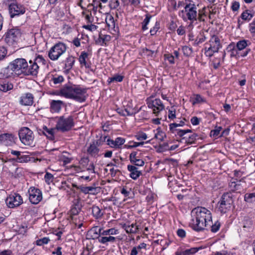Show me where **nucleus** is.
<instances>
[{
    "label": "nucleus",
    "instance_id": "nucleus-31",
    "mask_svg": "<svg viewBox=\"0 0 255 255\" xmlns=\"http://www.w3.org/2000/svg\"><path fill=\"white\" fill-rule=\"evenodd\" d=\"M123 228L127 233L136 234L139 230L138 226L136 224H131V225L125 224Z\"/></svg>",
    "mask_w": 255,
    "mask_h": 255
},
{
    "label": "nucleus",
    "instance_id": "nucleus-60",
    "mask_svg": "<svg viewBox=\"0 0 255 255\" xmlns=\"http://www.w3.org/2000/svg\"><path fill=\"white\" fill-rule=\"evenodd\" d=\"M165 59L168 61L170 64H174V56L171 54H165Z\"/></svg>",
    "mask_w": 255,
    "mask_h": 255
},
{
    "label": "nucleus",
    "instance_id": "nucleus-20",
    "mask_svg": "<svg viewBox=\"0 0 255 255\" xmlns=\"http://www.w3.org/2000/svg\"><path fill=\"white\" fill-rule=\"evenodd\" d=\"M140 153H138L136 151H133L129 154L130 161L135 166H142L144 164V161L140 158Z\"/></svg>",
    "mask_w": 255,
    "mask_h": 255
},
{
    "label": "nucleus",
    "instance_id": "nucleus-26",
    "mask_svg": "<svg viewBox=\"0 0 255 255\" xmlns=\"http://www.w3.org/2000/svg\"><path fill=\"white\" fill-rule=\"evenodd\" d=\"M103 229L98 227H94L89 231V239H98L99 242V238L102 237Z\"/></svg>",
    "mask_w": 255,
    "mask_h": 255
},
{
    "label": "nucleus",
    "instance_id": "nucleus-15",
    "mask_svg": "<svg viewBox=\"0 0 255 255\" xmlns=\"http://www.w3.org/2000/svg\"><path fill=\"white\" fill-rule=\"evenodd\" d=\"M86 89L80 87H74L73 99L79 102H83L86 99Z\"/></svg>",
    "mask_w": 255,
    "mask_h": 255
},
{
    "label": "nucleus",
    "instance_id": "nucleus-24",
    "mask_svg": "<svg viewBox=\"0 0 255 255\" xmlns=\"http://www.w3.org/2000/svg\"><path fill=\"white\" fill-rule=\"evenodd\" d=\"M79 189H80L82 193L85 194H89L95 195L100 192L101 187L84 186L81 185L79 186Z\"/></svg>",
    "mask_w": 255,
    "mask_h": 255
},
{
    "label": "nucleus",
    "instance_id": "nucleus-28",
    "mask_svg": "<svg viewBox=\"0 0 255 255\" xmlns=\"http://www.w3.org/2000/svg\"><path fill=\"white\" fill-rule=\"evenodd\" d=\"M75 62V57L72 55H69L64 61L65 64L64 67V71L68 73L72 69L74 64Z\"/></svg>",
    "mask_w": 255,
    "mask_h": 255
},
{
    "label": "nucleus",
    "instance_id": "nucleus-57",
    "mask_svg": "<svg viewBox=\"0 0 255 255\" xmlns=\"http://www.w3.org/2000/svg\"><path fill=\"white\" fill-rule=\"evenodd\" d=\"M95 166L93 163H91L89 167L87 168V171L88 172L89 175H92L95 173Z\"/></svg>",
    "mask_w": 255,
    "mask_h": 255
},
{
    "label": "nucleus",
    "instance_id": "nucleus-7",
    "mask_svg": "<svg viewBox=\"0 0 255 255\" xmlns=\"http://www.w3.org/2000/svg\"><path fill=\"white\" fill-rule=\"evenodd\" d=\"M18 136L21 142L25 145H34V135L33 131L29 128L23 127L18 131Z\"/></svg>",
    "mask_w": 255,
    "mask_h": 255
},
{
    "label": "nucleus",
    "instance_id": "nucleus-56",
    "mask_svg": "<svg viewBox=\"0 0 255 255\" xmlns=\"http://www.w3.org/2000/svg\"><path fill=\"white\" fill-rule=\"evenodd\" d=\"M125 109V112L126 113L127 116H132L138 112V110H136L134 109L128 108H124Z\"/></svg>",
    "mask_w": 255,
    "mask_h": 255
},
{
    "label": "nucleus",
    "instance_id": "nucleus-36",
    "mask_svg": "<svg viewBox=\"0 0 255 255\" xmlns=\"http://www.w3.org/2000/svg\"><path fill=\"white\" fill-rule=\"evenodd\" d=\"M106 22L109 29H114L115 27V21L114 17L111 15H108L106 18Z\"/></svg>",
    "mask_w": 255,
    "mask_h": 255
},
{
    "label": "nucleus",
    "instance_id": "nucleus-5",
    "mask_svg": "<svg viewBox=\"0 0 255 255\" xmlns=\"http://www.w3.org/2000/svg\"><path fill=\"white\" fill-rule=\"evenodd\" d=\"M234 200L231 193H224L217 204L218 211L221 214H225L230 210Z\"/></svg>",
    "mask_w": 255,
    "mask_h": 255
},
{
    "label": "nucleus",
    "instance_id": "nucleus-3",
    "mask_svg": "<svg viewBox=\"0 0 255 255\" xmlns=\"http://www.w3.org/2000/svg\"><path fill=\"white\" fill-rule=\"evenodd\" d=\"M27 66V61L23 58H17L10 62L9 65L3 70L5 78H9L15 75H19L20 72L24 74V71Z\"/></svg>",
    "mask_w": 255,
    "mask_h": 255
},
{
    "label": "nucleus",
    "instance_id": "nucleus-13",
    "mask_svg": "<svg viewBox=\"0 0 255 255\" xmlns=\"http://www.w3.org/2000/svg\"><path fill=\"white\" fill-rule=\"evenodd\" d=\"M29 199L33 204L39 203L42 199L41 191L34 187H31L28 190Z\"/></svg>",
    "mask_w": 255,
    "mask_h": 255
},
{
    "label": "nucleus",
    "instance_id": "nucleus-14",
    "mask_svg": "<svg viewBox=\"0 0 255 255\" xmlns=\"http://www.w3.org/2000/svg\"><path fill=\"white\" fill-rule=\"evenodd\" d=\"M9 11L11 17L23 14L25 12V7L18 3H12L9 5Z\"/></svg>",
    "mask_w": 255,
    "mask_h": 255
},
{
    "label": "nucleus",
    "instance_id": "nucleus-41",
    "mask_svg": "<svg viewBox=\"0 0 255 255\" xmlns=\"http://www.w3.org/2000/svg\"><path fill=\"white\" fill-rule=\"evenodd\" d=\"M198 137V135L195 133H193L189 135L187 139L185 140V143L188 144L194 143Z\"/></svg>",
    "mask_w": 255,
    "mask_h": 255
},
{
    "label": "nucleus",
    "instance_id": "nucleus-4",
    "mask_svg": "<svg viewBox=\"0 0 255 255\" xmlns=\"http://www.w3.org/2000/svg\"><path fill=\"white\" fill-rule=\"evenodd\" d=\"M74 116L63 115L57 117L56 128L62 132L70 130L74 126Z\"/></svg>",
    "mask_w": 255,
    "mask_h": 255
},
{
    "label": "nucleus",
    "instance_id": "nucleus-10",
    "mask_svg": "<svg viewBox=\"0 0 255 255\" xmlns=\"http://www.w3.org/2000/svg\"><path fill=\"white\" fill-rule=\"evenodd\" d=\"M21 33L18 29H10L7 30L3 36L4 41L9 46H14L17 44Z\"/></svg>",
    "mask_w": 255,
    "mask_h": 255
},
{
    "label": "nucleus",
    "instance_id": "nucleus-23",
    "mask_svg": "<svg viewBox=\"0 0 255 255\" xmlns=\"http://www.w3.org/2000/svg\"><path fill=\"white\" fill-rule=\"evenodd\" d=\"M55 129L48 128L46 126H43L42 128H38L37 131L40 135H44L50 140L54 139V133Z\"/></svg>",
    "mask_w": 255,
    "mask_h": 255
},
{
    "label": "nucleus",
    "instance_id": "nucleus-1",
    "mask_svg": "<svg viewBox=\"0 0 255 255\" xmlns=\"http://www.w3.org/2000/svg\"><path fill=\"white\" fill-rule=\"evenodd\" d=\"M191 216L190 226L196 231H203L207 225L211 226V213L204 207H197L193 209L191 211Z\"/></svg>",
    "mask_w": 255,
    "mask_h": 255
},
{
    "label": "nucleus",
    "instance_id": "nucleus-18",
    "mask_svg": "<svg viewBox=\"0 0 255 255\" xmlns=\"http://www.w3.org/2000/svg\"><path fill=\"white\" fill-rule=\"evenodd\" d=\"M99 140L93 141L87 149V153L94 157H97L99 155L100 149L98 147L100 143Z\"/></svg>",
    "mask_w": 255,
    "mask_h": 255
},
{
    "label": "nucleus",
    "instance_id": "nucleus-63",
    "mask_svg": "<svg viewBox=\"0 0 255 255\" xmlns=\"http://www.w3.org/2000/svg\"><path fill=\"white\" fill-rule=\"evenodd\" d=\"M240 7V4L239 2L234 1L231 6V8L233 11H238Z\"/></svg>",
    "mask_w": 255,
    "mask_h": 255
},
{
    "label": "nucleus",
    "instance_id": "nucleus-35",
    "mask_svg": "<svg viewBox=\"0 0 255 255\" xmlns=\"http://www.w3.org/2000/svg\"><path fill=\"white\" fill-rule=\"evenodd\" d=\"M92 212L96 219H99L102 217L103 213L101 209L97 206L94 205L92 208Z\"/></svg>",
    "mask_w": 255,
    "mask_h": 255
},
{
    "label": "nucleus",
    "instance_id": "nucleus-48",
    "mask_svg": "<svg viewBox=\"0 0 255 255\" xmlns=\"http://www.w3.org/2000/svg\"><path fill=\"white\" fill-rule=\"evenodd\" d=\"M49 241L50 240L48 238L44 237L42 239L37 240L36 241V244L37 246H41L45 244H47Z\"/></svg>",
    "mask_w": 255,
    "mask_h": 255
},
{
    "label": "nucleus",
    "instance_id": "nucleus-33",
    "mask_svg": "<svg viewBox=\"0 0 255 255\" xmlns=\"http://www.w3.org/2000/svg\"><path fill=\"white\" fill-rule=\"evenodd\" d=\"M88 53L86 52L85 51H82L81 53V55H80L79 58V61L80 62V64L82 66H84L86 68L89 67V65L87 63L86 61V59L88 58Z\"/></svg>",
    "mask_w": 255,
    "mask_h": 255
},
{
    "label": "nucleus",
    "instance_id": "nucleus-61",
    "mask_svg": "<svg viewBox=\"0 0 255 255\" xmlns=\"http://www.w3.org/2000/svg\"><path fill=\"white\" fill-rule=\"evenodd\" d=\"M83 27L85 28V29L90 30V31H93V30H96L97 28V26L92 24L91 23L90 25H85L83 26Z\"/></svg>",
    "mask_w": 255,
    "mask_h": 255
},
{
    "label": "nucleus",
    "instance_id": "nucleus-54",
    "mask_svg": "<svg viewBox=\"0 0 255 255\" xmlns=\"http://www.w3.org/2000/svg\"><path fill=\"white\" fill-rule=\"evenodd\" d=\"M7 51L6 48L3 46H0V60H3L6 56Z\"/></svg>",
    "mask_w": 255,
    "mask_h": 255
},
{
    "label": "nucleus",
    "instance_id": "nucleus-2",
    "mask_svg": "<svg viewBox=\"0 0 255 255\" xmlns=\"http://www.w3.org/2000/svg\"><path fill=\"white\" fill-rule=\"evenodd\" d=\"M197 6L191 0H186L184 9L181 11L182 19L186 21L189 20L191 23L198 20L200 22L205 21L206 17V7L197 9Z\"/></svg>",
    "mask_w": 255,
    "mask_h": 255
},
{
    "label": "nucleus",
    "instance_id": "nucleus-46",
    "mask_svg": "<svg viewBox=\"0 0 255 255\" xmlns=\"http://www.w3.org/2000/svg\"><path fill=\"white\" fill-rule=\"evenodd\" d=\"M182 50L184 56H189L192 53L193 50L191 47L184 46L182 48Z\"/></svg>",
    "mask_w": 255,
    "mask_h": 255
},
{
    "label": "nucleus",
    "instance_id": "nucleus-51",
    "mask_svg": "<svg viewBox=\"0 0 255 255\" xmlns=\"http://www.w3.org/2000/svg\"><path fill=\"white\" fill-rule=\"evenodd\" d=\"M129 143H132V144L125 145V147L126 148H128V149L132 148L133 147H136L139 146L140 145H142L144 144V142H134V141H130L129 142Z\"/></svg>",
    "mask_w": 255,
    "mask_h": 255
},
{
    "label": "nucleus",
    "instance_id": "nucleus-52",
    "mask_svg": "<svg viewBox=\"0 0 255 255\" xmlns=\"http://www.w3.org/2000/svg\"><path fill=\"white\" fill-rule=\"evenodd\" d=\"M165 137V133L160 130H158L157 132L155 134L154 136L155 138L160 140V141L164 140V137Z\"/></svg>",
    "mask_w": 255,
    "mask_h": 255
},
{
    "label": "nucleus",
    "instance_id": "nucleus-64",
    "mask_svg": "<svg viewBox=\"0 0 255 255\" xmlns=\"http://www.w3.org/2000/svg\"><path fill=\"white\" fill-rule=\"evenodd\" d=\"M200 119L197 117H193L191 119V123L193 126H197L199 124Z\"/></svg>",
    "mask_w": 255,
    "mask_h": 255
},
{
    "label": "nucleus",
    "instance_id": "nucleus-39",
    "mask_svg": "<svg viewBox=\"0 0 255 255\" xmlns=\"http://www.w3.org/2000/svg\"><path fill=\"white\" fill-rule=\"evenodd\" d=\"M119 234V231L115 228H111L102 231V235H110L114 236Z\"/></svg>",
    "mask_w": 255,
    "mask_h": 255
},
{
    "label": "nucleus",
    "instance_id": "nucleus-62",
    "mask_svg": "<svg viewBox=\"0 0 255 255\" xmlns=\"http://www.w3.org/2000/svg\"><path fill=\"white\" fill-rule=\"evenodd\" d=\"M135 137L138 140H145L147 138L146 134L144 132L139 133L138 134H136L135 135Z\"/></svg>",
    "mask_w": 255,
    "mask_h": 255
},
{
    "label": "nucleus",
    "instance_id": "nucleus-12",
    "mask_svg": "<svg viewBox=\"0 0 255 255\" xmlns=\"http://www.w3.org/2000/svg\"><path fill=\"white\" fill-rule=\"evenodd\" d=\"M7 206L10 208L19 206L23 203L22 197L18 193H12L10 194L5 200Z\"/></svg>",
    "mask_w": 255,
    "mask_h": 255
},
{
    "label": "nucleus",
    "instance_id": "nucleus-58",
    "mask_svg": "<svg viewBox=\"0 0 255 255\" xmlns=\"http://www.w3.org/2000/svg\"><path fill=\"white\" fill-rule=\"evenodd\" d=\"M64 78L62 76H58L52 78V81L55 84H60L62 82Z\"/></svg>",
    "mask_w": 255,
    "mask_h": 255
},
{
    "label": "nucleus",
    "instance_id": "nucleus-50",
    "mask_svg": "<svg viewBox=\"0 0 255 255\" xmlns=\"http://www.w3.org/2000/svg\"><path fill=\"white\" fill-rule=\"evenodd\" d=\"M222 128L221 127H216L215 129L212 130L210 132L211 136H213V137H217L219 136V133L222 130Z\"/></svg>",
    "mask_w": 255,
    "mask_h": 255
},
{
    "label": "nucleus",
    "instance_id": "nucleus-38",
    "mask_svg": "<svg viewBox=\"0 0 255 255\" xmlns=\"http://www.w3.org/2000/svg\"><path fill=\"white\" fill-rule=\"evenodd\" d=\"M206 39V37L205 36L204 32L202 31L200 32L199 34L197 37L196 39H195L194 45L197 46L199 44L203 43L205 41Z\"/></svg>",
    "mask_w": 255,
    "mask_h": 255
},
{
    "label": "nucleus",
    "instance_id": "nucleus-27",
    "mask_svg": "<svg viewBox=\"0 0 255 255\" xmlns=\"http://www.w3.org/2000/svg\"><path fill=\"white\" fill-rule=\"evenodd\" d=\"M73 89L72 86H65L60 90V94L66 98L72 99L73 97Z\"/></svg>",
    "mask_w": 255,
    "mask_h": 255
},
{
    "label": "nucleus",
    "instance_id": "nucleus-16",
    "mask_svg": "<svg viewBox=\"0 0 255 255\" xmlns=\"http://www.w3.org/2000/svg\"><path fill=\"white\" fill-rule=\"evenodd\" d=\"M39 66L36 64L32 60L29 61V63H27V66L24 71V74L26 76H32L36 77L37 76L39 71Z\"/></svg>",
    "mask_w": 255,
    "mask_h": 255
},
{
    "label": "nucleus",
    "instance_id": "nucleus-19",
    "mask_svg": "<svg viewBox=\"0 0 255 255\" xmlns=\"http://www.w3.org/2000/svg\"><path fill=\"white\" fill-rule=\"evenodd\" d=\"M65 104L61 100H51L50 103V110L52 113H59Z\"/></svg>",
    "mask_w": 255,
    "mask_h": 255
},
{
    "label": "nucleus",
    "instance_id": "nucleus-37",
    "mask_svg": "<svg viewBox=\"0 0 255 255\" xmlns=\"http://www.w3.org/2000/svg\"><path fill=\"white\" fill-rule=\"evenodd\" d=\"M82 15H84L87 23H92L94 20V17L92 15L91 11L89 9L84 10L82 12Z\"/></svg>",
    "mask_w": 255,
    "mask_h": 255
},
{
    "label": "nucleus",
    "instance_id": "nucleus-43",
    "mask_svg": "<svg viewBox=\"0 0 255 255\" xmlns=\"http://www.w3.org/2000/svg\"><path fill=\"white\" fill-rule=\"evenodd\" d=\"M253 16V14L248 10L244 11L241 15L242 19L247 21L251 20Z\"/></svg>",
    "mask_w": 255,
    "mask_h": 255
},
{
    "label": "nucleus",
    "instance_id": "nucleus-59",
    "mask_svg": "<svg viewBox=\"0 0 255 255\" xmlns=\"http://www.w3.org/2000/svg\"><path fill=\"white\" fill-rule=\"evenodd\" d=\"M159 23L158 22H156L155 26L153 28H152L150 30V33L151 35H155L156 33L158 30L159 29Z\"/></svg>",
    "mask_w": 255,
    "mask_h": 255
},
{
    "label": "nucleus",
    "instance_id": "nucleus-47",
    "mask_svg": "<svg viewBox=\"0 0 255 255\" xmlns=\"http://www.w3.org/2000/svg\"><path fill=\"white\" fill-rule=\"evenodd\" d=\"M12 85L11 84H8L7 83H3L0 84V90L3 92H7L9 90L11 89Z\"/></svg>",
    "mask_w": 255,
    "mask_h": 255
},
{
    "label": "nucleus",
    "instance_id": "nucleus-55",
    "mask_svg": "<svg viewBox=\"0 0 255 255\" xmlns=\"http://www.w3.org/2000/svg\"><path fill=\"white\" fill-rule=\"evenodd\" d=\"M44 179H45V182L47 184H50L51 183H52L53 182L54 177L52 174L48 173V172H46V173L45 174V175L44 176Z\"/></svg>",
    "mask_w": 255,
    "mask_h": 255
},
{
    "label": "nucleus",
    "instance_id": "nucleus-25",
    "mask_svg": "<svg viewBox=\"0 0 255 255\" xmlns=\"http://www.w3.org/2000/svg\"><path fill=\"white\" fill-rule=\"evenodd\" d=\"M118 237L110 235H102L101 238H99V243L105 245H108L109 244H114L119 240Z\"/></svg>",
    "mask_w": 255,
    "mask_h": 255
},
{
    "label": "nucleus",
    "instance_id": "nucleus-17",
    "mask_svg": "<svg viewBox=\"0 0 255 255\" xmlns=\"http://www.w3.org/2000/svg\"><path fill=\"white\" fill-rule=\"evenodd\" d=\"M16 139L12 133H5L0 134V143L6 146H10L15 143Z\"/></svg>",
    "mask_w": 255,
    "mask_h": 255
},
{
    "label": "nucleus",
    "instance_id": "nucleus-49",
    "mask_svg": "<svg viewBox=\"0 0 255 255\" xmlns=\"http://www.w3.org/2000/svg\"><path fill=\"white\" fill-rule=\"evenodd\" d=\"M123 78H124V76H121V75H116L114 77H111V78H109V83H111V82H121L123 81Z\"/></svg>",
    "mask_w": 255,
    "mask_h": 255
},
{
    "label": "nucleus",
    "instance_id": "nucleus-8",
    "mask_svg": "<svg viewBox=\"0 0 255 255\" xmlns=\"http://www.w3.org/2000/svg\"><path fill=\"white\" fill-rule=\"evenodd\" d=\"M205 45V53L210 57L213 56L214 53L217 52L222 47L219 38L215 35L211 37Z\"/></svg>",
    "mask_w": 255,
    "mask_h": 255
},
{
    "label": "nucleus",
    "instance_id": "nucleus-44",
    "mask_svg": "<svg viewBox=\"0 0 255 255\" xmlns=\"http://www.w3.org/2000/svg\"><path fill=\"white\" fill-rule=\"evenodd\" d=\"M34 63H36V64L37 65H45L46 64V61L44 59V58L42 57L41 55H38L33 61Z\"/></svg>",
    "mask_w": 255,
    "mask_h": 255
},
{
    "label": "nucleus",
    "instance_id": "nucleus-21",
    "mask_svg": "<svg viewBox=\"0 0 255 255\" xmlns=\"http://www.w3.org/2000/svg\"><path fill=\"white\" fill-rule=\"evenodd\" d=\"M126 141V139L121 137H117L115 140L108 138L107 140V143L112 148L116 149H120L122 148V145H123Z\"/></svg>",
    "mask_w": 255,
    "mask_h": 255
},
{
    "label": "nucleus",
    "instance_id": "nucleus-6",
    "mask_svg": "<svg viewBox=\"0 0 255 255\" xmlns=\"http://www.w3.org/2000/svg\"><path fill=\"white\" fill-rule=\"evenodd\" d=\"M66 45L58 42L53 45L48 51V57L52 61L57 60L67 50Z\"/></svg>",
    "mask_w": 255,
    "mask_h": 255
},
{
    "label": "nucleus",
    "instance_id": "nucleus-34",
    "mask_svg": "<svg viewBox=\"0 0 255 255\" xmlns=\"http://www.w3.org/2000/svg\"><path fill=\"white\" fill-rule=\"evenodd\" d=\"M12 160L18 163H26L30 160V157L22 152L18 158H12Z\"/></svg>",
    "mask_w": 255,
    "mask_h": 255
},
{
    "label": "nucleus",
    "instance_id": "nucleus-45",
    "mask_svg": "<svg viewBox=\"0 0 255 255\" xmlns=\"http://www.w3.org/2000/svg\"><path fill=\"white\" fill-rule=\"evenodd\" d=\"M111 37L109 35H100L99 40L102 42V44H106V42L111 40Z\"/></svg>",
    "mask_w": 255,
    "mask_h": 255
},
{
    "label": "nucleus",
    "instance_id": "nucleus-42",
    "mask_svg": "<svg viewBox=\"0 0 255 255\" xmlns=\"http://www.w3.org/2000/svg\"><path fill=\"white\" fill-rule=\"evenodd\" d=\"M194 98L192 101V104L195 105L199 103H204L206 102L205 99H204L200 95L196 94L194 95Z\"/></svg>",
    "mask_w": 255,
    "mask_h": 255
},
{
    "label": "nucleus",
    "instance_id": "nucleus-11",
    "mask_svg": "<svg viewBox=\"0 0 255 255\" xmlns=\"http://www.w3.org/2000/svg\"><path fill=\"white\" fill-rule=\"evenodd\" d=\"M153 97L151 95L146 99L147 105L148 108L152 109L153 113L157 116L160 111L164 110V106L159 99L152 100Z\"/></svg>",
    "mask_w": 255,
    "mask_h": 255
},
{
    "label": "nucleus",
    "instance_id": "nucleus-53",
    "mask_svg": "<svg viewBox=\"0 0 255 255\" xmlns=\"http://www.w3.org/2000/svg\"><path fill=\"white\" fill-rule=\"evenodd\" d=\"M221 227V223L218 221H216L214 224L211 226V231L213 233H216L219 231Z\"/></svg>",
    "mask_w": 255,
    "mask_h": 255
},
{
    "label": "nucleus",
    "instance_id": "nucleus-30",
    "mask_svg": "<svg viewBox=\"0 0 255 255\" xmlns=\"http://www.w3.org/2000/svg\"><path fill=\"white\" fill-rule=\"evenodd\" d=\"M202 249V248L200 247L192 248L180 252L177 251L175 253V255H194V254Z\"/></svg>",
    "mask_w": 255,
    "mask_h": 255
},
{
    "label": "nucleus",
    "instance_id": "nucleus-22",
    "mask_svg": "<svg viewBox=\"0 0 255 255\" xmlns=\"http://www.w3.org/2000/svg\"><path fill=\"white\" fill-rule=\"evenodd\" d=\"M33 95L30 93H26L22 95L20 98L19 103L23 106H31L33 103Z\"/></svg>",
    "mask_w": 255,
    "mask_h": 255
},
{
    "label": "nucleus",
    "instance_id": "nucleus-32",
    "mask_svg": "<svg viewBox=\"0 0 255 255\" xmlns=\"http://www.w3.org/2000/svg\"><path fill=\"white\" fill-rule=\"evenodd\" d=\"M177 131V134L179 137H181V140L182 142L185 143V140H186L188 138V136L189 134L188 133H192V130L190 129H185V130H178L176 129Z\"/></svg>",
    "mask_w": 255,
    "mask_h": 255
},
{
    "label": "nucleus",
    "instance_id": "nucleus-9",
    "mask_svg": "<svg viewBox=\"0 0 255 255\" xmlns=\"http://www.w3.org/2000/svg\"><path fill=\"white\" fill-rule=\"evenodd\" d=\"M251 42L248 40L246 39L240 40L238 41L236 43V46H235L234 43H232L229 45V47H233L232 50V54L231 56L234 55V51L235 49V47H236L237 50L239 51H243V50H245V51L242 52L241 54V56L242 57H245L247 56V55L251 52V49L249 48V46L251 45Z\"/></svg>",
    "mask_w": 255,
    "mask_h": 255
},
{
    "label": "nucleus",
    "instance_id": "nucleus-40",
    "mask_svg": "<svg viewBox=\"0 0 255 255\" xmlns=\"http://www.w3.org/2000/svg\"><path fill=\"white\" fill-rule=\"evenodd\" d=\"M108 5L111 9L118 10L120 6V2L119 0H110Z\"/></svg>",
    "mask_w": 255,
    "mask_h": 255
},
{
    "label": "nucleus",
    "instance_id": "nucleus-29",
    "mask_svg": "<svg viewBox=\"0 0 255 255\" xmlns=\"http://www.w3.org/2000/svg\"><path fill=\"white\" fill-rule=\"evenodd\" d=\"M128 169L130 172V177L134 180L137 179L141 174V171L138 170L134 165H128Z\"/></svg>",
    "mask_w": 255,
    "mask_h": 255
}]
</instances>
